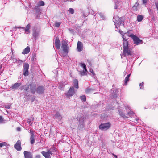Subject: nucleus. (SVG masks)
Segmentation results:
<instances>
[{
  "mask_svg": "<svg viewBox=\"0 0 158 158\" xmlns=\"http://www.w3.org/2000/svg\"><path fill=\"white\" fill-rule=\"evenodd\" d=\"M123 52L122 55H121L122 58L123 56L131 55L132 54V52L128 49V42L127 40L123 41Z\"/></svg>",
  "mask_w": 158,
  "mask_h": 158,
  "instance_id": "obj_1",
  "label": "nucleus"
},
{
  "mask_svg": "<svg viewBox=\"0 0 158 158\" xmlns=\"http://www.w3.org/2000/svg\"><path fill=\"white\" fill-rule=\"evenodd\" d=\"M78 71L81 76H85L87 75L88 71L86 65L84 63L81 62L79 64Z\"/></svg>",
  "mask_w": 158,
  "mask_h": 158,
  "instance_id": "obj_2",
  "label": "nucleus"
},
{
  "mask_svg": "<svg viewBox=\"0 0 158 158\" xmlns=\"http://www.w3.org/2000/svg\"><path fill=\"white\" fill-rule=\"evenodd\" d=\"M129 36L133 40L134 44L135 45L141 44L143 43V41L142 40H140L138 37L134 35L133 34H131Z\"/></svg>",
  "mask_w": 158,
  "mask_h": 158,
  "instance_id": "obj_3",
  "label": "nucleus"
},
{
  "mask_svg": "<svg viewBox=\"0 0 158 158\" xmlns=\"http://www.w3.org/2000/svg\"><path fill=\"white\" fill-rule=\"evenodd\" d=\"M67 42L66 40H63L62 41L61 48L63 51L68 53V47Z\"/></svg>",
  "mask_w": 158,
  "mask_h": 158,
  "instance_id": "obj_4",
  "label": "nucleus"
},
{
  "mask_svg": "<svg viewBox=\"0 0 158 158\" xmlns=\"http://www.w3.org/2000/svg\"><path fill=\"white\" fill-rule=\"evenodd\" d=\"M84 121L83 117L81 118L79 120V124L78 126V129L79 130L82 131L84 129L85 127Z\"/></svg>",
  "mask_w": 158,
  "mask_h": 158,
  "instance_id": "obj_5",
  "label": "nucleus"
},
{
  "mask_svg": "<svg viewBox=\"0 0 158 158\" xmlns=\"http://www.w3.org/2000/svg\"><path fill=\"white\" fill-rule=\"evenodd\" d=\"M40 31L37 30L36 27H34L32 29V36L34 40H36L39 35Z\"/></svg>",
  "mask_w": 158,
  "mask_h": 158,
  "instance_id": "obj_6",
  "label": "nucleus"
},
{
  "mask_svg": "<svg viewBox=\"0 0 158 158\" xmlns=\"http://www.w3.org/2000/svg\"><path fill=\"white\" fill-rule=\"evenodd\" d=\"M110 127V124L109 123H103L101 124L99 126V128L102 130L106 131L109 129Z\"/></svg>",
  "mask_w": 158,
  "mask_h": 158,
  "instance_id": "obj_7",
  "label": "nucleus"
},
{
  "mask_svg": "<svg viewBox=\"0 0 158 158\" xmlns=\"http://www.w3.org/2000/svg\"><path fill=\"white\" fill-rule=\"evenodd\" d=\"M76 91L77 90H74L73 87H71L68 92L66 94V95L68 97H69L73 95Z\"/></svg>",
  "mask_w": 158,
  "mask_h": 158,
  "instance_id": "obj_8",
  "label": "nucleus"
},
{
  "mask_svg": "<svg viewBox=\"0 0 158 158\" xmlns=\"http://www.w3.org/2000/svg\"><path fill=\"white\" fill-rule=\"evenodd\" d=\"M29 68V64L27 63H25L23 66V74L26 76L28 75V69Z\"/></svg>",
  "mask_w": 158,
  "mask_h": 158,
  "instance_id": "obj_9",
  "label": "nucleus"
},
{
  "mask_svg": "<svg viewBox=\"0 0 158 158\" xmlns=\"http://www.w3.org/2000/svg\"><path fill=\"white\" fill-rule=\"evenodd\" d=\"M41 153L45 158H51V155H52V153L50 151H48L47 152L42 151Z\"/></svg>",
  "mask_w": 158,
  "mask_h": 158,
  "instance_id": "obj_10",
  "label": "nucleus"
},
{
  "mask_svg": "<svg viewBox=\"0 0 158 158\" xmlns=\"http://www.w3.org/2000/svg\"><path fill=\"white\" fill-rule=\"evenodd\" d=\"M55 47L58 49H59L60 47V43L58 37H56L55 42Z\"/></svg>",
  "mask_w": 158,
  "mask_h": 158,
  "instance_id": "obj_11",
  "label": "nucleus"
},
{
  "mask_svg": "<svg viewBox=\"0 0 158 158\" xmlns=\"http://www.w3.org/2000/svg\"><path fill=\"white\" fill-rule=\"evenodd\" d=\"M125 109H126L127 113L128 115L130 117H132L134 114L133 111L131 110L130 107L128 106H125Z\"/></svg>",
  "mask_w": 158,
  "mask_h": 158,
  "instance_id": "obj_12",
  "label": "nucleus"
},
{
  "mask_svg": "<svg viewBox=\"0 0 158 158\" xmlns=\"http://www.w3.org/2000/svg\"><path fill=\"white\" fill-rule=\"evenodd\" d=\"M77 50L79 52H80L83 50V43L78 41L77 42Z\"/></svg>",
  "mask_w": 158,
  "mask_h": 158,
  "instance_id": "obj_13",
  "label": "nucleus"
},
{
  "mask_svg": "<svg viewBox=\"0 0 158 158\" xmlns=\"http://www.w3.org/2000/svg\"><path fill=\"white\" fill-rule=\"evenodd\" d=\"M24 157L26 158H32V155L31 152L24 151Z\"/></svg>",
  "mask_w": 158,
  "mask_h": 158,
  "instance_id": "obj_14",
  "label": "nucleus"
},
{
  "mask_svg": "<svg viewBox=\"0 0 158 158\" xmlns=\"http://www.w3.org/2000/svg\"><path fill=\"white\" fill-rule=\"evenodd\" d=\"M30 133L31 134L30 137V142L31 144H33L35 143V138L34 135V132L31 131L30 130Z\"/></svg>",
  "mask_w": 158,
  "mask_h": 158,
  "instance_id": "obj_15",
  "label": "nucleus"
},
{
  "mask_svg": "<svg viewBox=\"0 0 158 158\" xmlns=\"http://www.w3.org/2000/svg\"><path fill=\"white\" fill-rule=\"evenodd\" d=\"M15 148L18 151H20L21 148V142L19 140L17 141L16 144L15 145Z\"/></svg>",
  "mask_w": 158,
  "mask_h": 158,
  "instance_id": "obj_16",
  "label": "nucleus"
},
{
  "mask_svg": "<svg viewBox=\"0 0 158 158\" xmlns=\"http://www.w3.org/2000/svg\"><path fill=\"white\" fill-rule=\"evenodd\" d=\"M31 87H32L31 89V92L34 93L35 91V88L34 87V88L33 89L32 88H33V87H32V86H31V85H29L25 86L24 87L23 89H24L26 91H27L28 90V88H29V87L31 88Z\"/></svg>",
  "mask_w": 158,
  "mask_h": 158,
  "instance_id": "obj_17",
  "label": "nucleus"
},
{
  "mask_svg": "<svg viewBox=\"0 0 158 158\" xmlns=\"http://www.w3.org/2000/svg\"><path fill=\"white\" fill-rule=\"evenodd\" d=\"M30 51V48L28 46H27L25 48L22 52V53L23 54H27L29 53Z\"/></svg>",
  "mask_w": 158,
  "mask_h": 158,
  "instance_id": "obj_18",
  "label": "nucleus"
},
{
  "mask_svg": "<svg viewBox=\"0 0 158 158\" xmlns=\"http://www.w3.org/2000/svg\"><path fill=\"white\" fill-rule=\"evenodd\" d=\"M31 25L29 24H28L26 28H25L24 27H22V28L24 29L26 33L28 34L30 33V32L29 31V29Z\"/></svg>",
  "mask_w": 158,
  "mask_h": 158,
  "instance_id": "obj_19",
  "label": "nucleus"
},
{
  "mask_svg": "<svg viewBox=\"0 0 158 158\" xmlns=\"http://www.w3.org/2000/svg\"><path fill=\"white\" fill-rule=\"evenodd\" d=\"M120 19L117 16L113 17V21L114 22L115 24H116L120 22Z\"/></svg>",
  "mask_w": 158,
  "mask_h": 158,
  "instance_id": "obj_20",
  "label": "nucleus"
},
{
  "mask_svg": "<svg viewBox=\"0 0 158 158\" xmlns=\"http://www.w3.org/2000/svg\"><path fill=\"white\" fill-rule=\"evenodd\" d=\"M44 90V88L42 86H39L37 89V92L39 94L43 93Z\"/></svg>",
  "mask_w": 158,
  "mask_h": 158,
  "instance_id": "obj_21",
  "label": "nucleus"
},
{
  "mask_svg": "<svg viewBox=\"0 0 158 158\" xmlns=\"http://www.w3.org/2000/svg\"><path fill=\"white\" fill-rule=\"evenodd\" d=\"M20 85V83H16L12 85V88L14 89H16Z\"/></svg>",
  "mask_w": 158,
  "mask_h": 158,
  "instance_id": "obj_22",
  "label": "nucleus"
},
{
  "mask_svg": "<svg viewBox=\"0 0 158 158\" xmlns=\"http://www.w3.org/2000/svg\"><path fill=\"white\" fill-rule=\"evenodd\" d=\"M139 4L138 2H136L132 7V10L134 11H137L138 10V7L139 6Z\"/></svg>",
  "mask_w": 158,
  "mask_h": 158,
  "instance_id": "obj_23",
  "label": "nucleus"
},
{
  "mask_svg": "<svg viewBox=\"0 0 158 158\" xmlns=\"http://www.w3.org/2000/svg\"><path fill=\"white\" fill-rule=\"evenodd\" d=\"M143 18H144L143 16L142 15H139L137 16V21L138 22H141Z\"/></svg>",
  "mask_w": 158,
  "mask_h": 158,
  "instance_id": "obj_24",
  "label": "nucleus"
},
{
  "mask_svg": "<svg viewBox=\"0 0 158 158\" xmlns=\"http://www.w3.org/2000/svg\"><path fill=\"white\" fill-rule=\"evenodd\" d=\"M73 84L75 87L77 89L78 88V80L77 79L74 80L73 81Z\"/></svg>",
  "mask_w": 158,
  "mask_h": 158,
  "instance_id": "obj_25",
  "label": "nucleus"
},
{
  "mask_svg": "<svg viewBox=\"0 0 158 158\" xmlns=\"http://www.w3.org/2000/svg\"><path fill=\"white\" fill-rule=\"evenodd\" d=\"M131 74H128L125 78V85H127V83L129 81V77H130Z\"/></svg>",
  "mask_w": 158,
  "mask_h": 158,
  "instance_id": "obj_26",
  "label": "nucleus"
},
{
  "mask_svg": "<svg viewBox=\"0 0 158 158\" xmlns=\"http://www.w3.org/2000/svg\"><path fill=\"white\" fill-rule=\"evenodd\" d=\"M55 117L57 119L61 120L62 119V117L60 115V114L59 113H57L55 115Z\"/></svg>",
  "mask_w": 158,
  "mask_h": 158,
  "instance_id": "obj_27",
  "label": "nucleus"
},
{
  "mask_svg": "<svg viewBox=\"0 0 158 158\" xmlns=\"http://www.w3.org/2000/svg\"><path fill=\"white\" fill-rule=\"evenodd\" d=\"M119 113L121 117H123V118H127V116H125V115L124 114V113L123 112H122L121 111H119Z\"/></svg>",
  "mask_w": 158,
  "mask_h": 158,
  "instance_id": "obj_28",
  "label": "nucleus"
},
{
  "mask_svg": "<svg viewBox=\"0 0 158 158\" xmlns=\"http://www.w3.org/2000/svg\"><path fill=\"white\" fill-rule=\"evenodd\" d=\"M68 53H65V52L63 51V52H60V54L61 56H62L63 57H65L67 55Z\"/></svg>",
  "mask_w": 158,
  "mask_h": 158,
  "instance_id": "obj_29",
  "label": "nucleus"
},
{
  "mask_svg": "<svg viewBox=\"0 0 158 158\" xmlns=\"http://www.w3.org/2000/svg\"><path fill=\"white\" fill-rule=\"evenodd\" d=\"M68 11L70 13L72 14H73L74 13V10L72 8H69Z\"/></svg>",
  "mask_w": 158,
  "mask_h": 158,
  "instance_id": "obj_30",
  "label": "nucleus"
},
{
  "mask_svg": "<svg viewBox=\"0 0 158 158\" xmlns=\"http://www.w3.org/2000/svg\"><path fill=\"white\" fill-rule=\"evenodd\" d=\"M80 98L81 99L84 101H85L86 100V97H85V95H83V96H80Z\"/></svg>",
  "mask_w": 158,
  "mask_h": 158,
  "instance_id": "obj_31",
  "label": "nucleus"
},
{
  "mask_svg": "<svg viewBox=\"0 0 158 158\" xmlns=\"http://www.w3.org/2000/svg\"><path fill=\"white\" fill-rule=\"evenodd\" d=\"M61 24V23L60 22H56L55 23V27H59Z\"/></svg>",
  "mask_w": 158,
  "mask_h": 158,
  "instance_id": "obj_32",
  "label": "nucleus"
},
{
  "mask_svg": "<svg viewBox=\"0 0 158 158\" xmlns=\"http://www.w3.org/2000/svg\"><path fill=\"white\" fill-rule=\"evenodd\" d=\"M6 143H0V147H2L3 146H6Z\"/></svg>",
  "mask_w": 158,
  "mask_h": 158,
  "instance_id": "obj_33",
  "label": "nucleus"
},
{
  "mask_svg": "<svg viewBox=\"0 0 158 158\" xmlns=\"http://www.w3.org/2000/svg\"><path fill=\"white\" fill-rule=\"evenodd\" d=\"M45 5L44 2L43 1H41L39 2V5L40 6H44Z\"/></svg>",
  "mask_w": 158,
  "mask_h": 158,
  "instance_id": "obj_34",
  "label": "nucleus"
},
{
  "mask_svg": "<svg viewBox=\"0 0 158 158\" xmlns=\"http://www.w3.org/2000/svg\"><path fill=\"white\" fill-rule=\"evenodd\" d=\"M118 2H116L115 3V5L114 6V9H118Z\"/></svg>",
  "mask_w": 158,
  "mask_h": 158,
  "instance_id": "obj_35",
  "label": "nucleus"
},
{
  "mask_svg": "<svg viewBox=\"0 0 158 158\" xmlns=\"http://www.w3.org/2000/svg\"><path fill=\"white\" fill-rule=\"evenodd\" d=\"M143 82L140 84L139 86H140V89H143Z\"/></svg>",
  "mask_w": 158,
  "mask_h": 158,
  "instance_id": "obj_36",
  "label": "nucleus"
},
{
  "mask_svg": "<svg viewBox=\"0 0 158 158\" xmlns=\"http://www.w3.org/2000/svg\"><path fill=\"white\" fill-rule=\"evenodd\" d=\"M143 4L145 5H146L148 2V0H142Z\"/></svg>",
  "mask_w": 158,
  "mask_h": 158,
  "instance_id": "obj_37",
  "label": "nucleus"
},
{
  "mask_svg": "<svg viewBox=\"0 0 158 158\" xmlns=\"http://www.w3.org/2000/svg\"><path fill=\"white\" fill-rule=\"evenodd\" d=\"M99 15L100 16V17H101L103 19V20H104V19H105V17L102 14L100 13L99 14Z\"/></svg>",
  "mask_w": 158,
  "mask_h": 158,
  "instance_id": "obj_38",
  "label": "nucleus"
},
{
  "mask_svg": "<svg viewBox=\"0 0 158 158\" xmlns=\"http://www.w3.org/2000/svg\"><path fill=\"white\" fill-rule=\"evenodd\" d=\"M3 121V119L2 117L0 116V123H2Z\"/></svg>",
  "mask_w": 158,
  "mask_h": 158,
  "instance_id": "obj_39",
  "label": "nucleus"
},
{
  "mask_svg": "<svg viewBox=\"0 0 158 158\" xmlns=\"http://www.w3.org/2000/svg\"><path fill=\"white\" fill-rule=\"evenodd\" d=\"M122 37L123 38V41L125 40H127V39L126 38V37L124 35H122Z\"/></svg>",
  "mask_w": 158,
  "mask_h": 158,
  "instance_id": "obj_40",
  "label": "nucleus"
},
{
  "mask_svg": "<svg viewBox=\"0 0 158 158\" xmlns=\"http://www.w3.org/2000/svg\"><path fill=\"white\" fill-rule=\"evenodd\" d=\"M91 90V89H87L85 90V92L86 93H89Z\"/></svg>",
  "mask_w": 158,
  "mask_h": 158,
  "instance_id": "obj_41",
  "label": "nucleus"
},
{
  "mask_svg": "<svg viewBox=\"0 0 158 158\" xmlns=\"http://www.w3.org/2000/svg\"><path fill=\"white\" fill-rule=\"evenodd\" d=\"M10 105H6L5 106V108H7V109H9L10 108Z\"/></svg>",
  "mask_w": 158,
  "mask_h": 158,
  "instance_id": "obj_42",
  "label": "nucleus"
},
{
  "mask_svg": "<svg viewBox=\"0 0 158 158\" xmlns=\"http://www.w3.org/2000/svg\"><path fill=\"white\" fill-rule=\"evenodd\" d=\"M90 72L91 73H92V74H93L94 75H95V73H94V71H93V69H90Z\"/></svg>",
  "mask_w": 158,
  "mask_h": 158,
  "instance_id": "obj_43",
  "label": "nucleus"
},
{
  "mask_svg": "<svg viewBox=\"0 0 158 158\" xmlns=\"http://www.w3.org/2000/svg\"><path fill=\"white\" fill-rule=\"evenodd\" d=\"M16 28H22L20 27H16V28H13L12 30L13 31L15 30H16Z\"/></svg>",
  "mask_w": 158,
  "mask_h": 158,
  "instance_id": "obj_44",
  "label": "nucleus"
},
{
  "mask_svg": "<svg viewBox=\"0 0 158 158\" xmlns=\"http://www.w3.org/2000/svg\"><path fill=\"white\" fill-rule=\"evenodd\" d=\"M155 5L157 9V10H158V3L156 2L155 3Z\"/></svg>",
  "mask_w": 158,
  "mask_h": 158,
  "instance_id": "obj_45",
  "label": "nucleus"
},
{
  "mask_svg": "<svg viewBox=\"0 0 158 158\" xmlns=\"http://www.w3.org/2000/svg\"><path fill=\"white\" fill-rule=\"evenodd\" d=\"M31 120H30L29 119L28 121H27V123L29 124H30L31 123Z\"/></svg>",
  "mask_w": 158,
  "mask_h": 158,
  "instance_id": "obj_46",
  "label": "nucleus"
},
{
  "mask_svg": "<svg viewBox=\"0 0 158 158\" xmlns=\"http://www.w3.org/2000/svg\"><path fill=\"white\" fill-rule=\"evenodd\" d=\"M119 32L121 35H123V31H120Z\"/></svg>",
  "mask_w": 158,
  "mask_h": 158,
  "instance_id": "obj_47",
  "label": "nucleus"
},
{
  "mask_svg": "<svg viewBox=\"0 0 158 158\" xmlns=\"http://www.w3.org/2000/svg\"><path fill=\"white\" fill-rule=\"evenodd\" d=\"M17 130L19 131H20V128L19 127H18L17 128Z\"/></svg>",
  "mask_w": 158,
  "mask_h": 158,
  "instance_id": "obj_48",
  "label": "nucleus"
},
{
  "mask_svg": "<svg viewBox=\"0 0 158 158\" xmlns=\"http://www.w3.org/2000/svg\"><path fill=\"white\" fill-rule=\"evenodd\" d=\"M127 73V72L126 71H124V74L125 75Z\"/></svg>",
  "mask_w": 158,
  "mask_h": 158,
  "instance_id": "obj_49",
  "label": "nucleus"
},
{
  "mask_svg": "<svg viewBox=\"0 0 158 158\" xmlns=\"http://www.w3.org/2000/svg\"><path fill=\"white\" fill-rule=\"evenodd\" d=\"M35 54H34V55H34V56H35Z\"/></svg>",
  "mask_w": 158,
  "mask_h": 158,
  "instance_id": "obj_50",
  "label": "nucleus"
},
{
  "mask_svg": "<svg viewBox=\"0 0 158 158\" xmlns=\"http://www.w3.org/2000/svg\"><path fill=\"white\" fill-rule=\"evenodd\" d=\"M31 59H33V57H32V58H31Z\"/></svg>",
  "mask_w": 158,
  "mask_h": 158,
  "instance_id": "obj_51",
  "label": "nucleus"
},
{
  "mask_svg": "<svg viewBox=\"0 0 158 158\" xmlns=\"http://www.w3.org/2000/svg\"><path fill=\"white\" fill-rule=\"evenodd\" d=\"M24 158H25V157H24Z\"/></svg>",
  "mask_w": 158,
  "mask_h": 158,
  "instance_id": "obj_52",
  "label": "nucleus"
}]
</instances>
